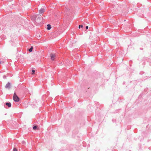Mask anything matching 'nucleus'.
<instances>
[{
	"mask_svg": "<svg viewBox=\"0 0 151 151\" xmlns=\"http://www.w3.org/2000/svg\"><path fill=\"white\" fill-rule=\"evenodd\" d=\"M14 100L16 102H18L19 101L18 97L17 96L15 93H14L13 96Z\"/></svg>",
	"mask_w": 151,
	"mask_h": 151,
	"instance_id": "f257e3e1",
	"label": "nucleus"
},
{
	"mask_svg": "<svg viewBox=\"0 0 151 151\" xmlns=\"http://www.w3.org/2000/svg\"><path fill=\"white\" fill-rule=\"evenodd\" d=\"M42 19V17L41 16H40L38 17L36 21V22L37 23H39L41 22Z\"/></svg>",
	"mask_w": 151,
	"mask_h": 151,
	"instance_id": "f03ea898",
	"label": "nucleus"
},
{
	"mask_svg": "<svg viewBox=\"0 0 151 151\" xmlns=\"http://www.w3.org/2000/svg\"><path fill=\"white\" fill-rule=\"evenodd\" d=\"M39 15L37 14H35L33 15L31 17V19L32 21H35L37 16Z\"/></svg>",
	"mask_w": 151,
	"mask_h": 151,
	"instance_id": "7ed1b4c3",
	"label": "nucleus"
},
{
	"mask_svg": "<svg viewBox=\"0 0 151 151\" xmlns=\"http://www.w3.org/2000/svg\"><path fill=\"white\" fill-rule=\"evenodd\" d=\"M45 11V8H41L40 10L39 11V13L40 14H42V13H44Z\"/></svg>",
	"mask_w": 151,
	"mask_h": 151,
	"instance_id": "20e7f679",
	"label": "nucleus"
},
{
	"mask_svg": "<svg viewBox=\"0 0 151 151\" xmlns=\"http://www.w3.org/2000/svg\"><path fill=\"white\" fill-rule=\"evenodd\" d=\"M51 59L52 60H54L55 57V55L53 54H51L50 55Z\"/></svg>",
	"mask_w": 151,
	"mask_h": 151,
	"instance_id": "39448f33",
	"label": "nucleus"
},
{
	"mask_svg": "<svg viewBox=\"0 0 151 151\" xmlns=\"http://www.w3.org/2000/svg\"><path fill=\"white\" fill-rule=\"evenodd\" d=\"M10 83L8 82L5 86V87L7 88H10Z\"/></svg>",
	"mask_w": 151,
	"mask_h": 151,
	"instance_id": "423d86ee",
	"label": "nucleus"
},
{
	"mask_svg": "<svg viewBox=\"0 0 151 151\" xmlns=\"http://www.w3.org/2000/svg\"><path fill=\"white\" fill-rule=\"evenodd\" d=\"M6 105L8 106L9 107H10L11 106V104L10 103H6Z\"/></svg>",
	"mask_w": 151,
	"mask_h": 151,
	"instance_id": "0eeeda50",
	"label": "nucleus"
},
{
	"mask_svg": "<svg viewBox=\"0 0 151 151\" xmlns=\"http://www.w3.org/2000/svg\"><path fill=\"white\" fill-rule=\"evenodd\" d=\"M33 129L34 130H35L36 129H37V130H38L39 129V128L38 127L37 128V126H34L33 127Z\"/></svg>",
	"mask_w": 151,
	"mask_h": 151,
	"instance_id": "6e6552de",
	"label": "nucleus"
},
{
	"mask_svg": "<svg viewBox=\"0 0 151 151\" xmlns=\"http://www.w3.org/2000/svg\"><path fill=\"white\" fill-rule=\"evenodd\" d=\"M47 26V29L50 30L51 29L50 25V24H48Z\"/></svg>",
	"mask_w": 151,
	"mask_h": 151,
	"instance_id": "1a4fd4ad",
	"label": "nucleus"
},
{
	"mask_svg": "<svg viewBox=\"0 0 151 151\" xmlns=\"http://www.w3.org/2000/svg\"><path fill=\"white\" fill-rule=\"evenodd\" d=\"M33 49V47H31V48L29 49V51L30 52H31L32 51V50Z\"/></svg>",
	"mask_w": 151,
	"mask_h": 151,
	"instance_id": "9d476101",
	"label": "nucleus"
},
{
	"mask_svg": "<svg viewBox=\"0 0 151 151\" xmlns=\"http://www.w3.org/2000/svg\"><path fill=\"white\" fill-rule=\"evenodd\" d=\"M32 74H34L35 73V70H32Z\"/></svg>",
	"mask_w": 151,
	"mask_h": 151,
	"instance_id": "9b49d317",
	"label": "nucleus"
},
{
	"mask_svg": "<svg viewBox=\"0 0 151 151\" xmlns=\"http://www.w3.org/2000/svg\"><path fill=\"white\" fill-rule=\"evenodd\" d=\"M13 151H17V150L15 148H14Z\"/></svg>",
	"mask_w": 151,
	"mask_h": 151,
	"instance_id": "f8f14e48",
	"label": "nucleus"
},
{
	"mask_svg": "<svg viewBox=\"0 0 151 151\" xmlns=\"http://www.w3.org/2000/svg\"><path fill=\"white\" fill-rule=\"evenodd\" d=\"M83 27V26L82 25H79V28H80V27Z\"/></svg>",
	"mask_w": 151,
	"mask_h": 151,
	"instance_id": "ddd939ff",
	"label": "nucleus"
},
{
	"mask_svg": "<svg viewBox=\"0 0 151 151\" xmlns=\"http://www.w3.org/2000/svg\"><path fill=\"white\" fill-rule=\"evenodd\" d=\"M88 26H86V29H88Z\"/></svg>",
	"mask_w": 151,
	"mask_h": 151,
	"instance_id": "4468645a",
	"label": "nucleus"
},
{
	"mask_svg": "<svg viewBox=\"0 0 151 151\" xmlns=\"http://www.w3.org/2000/svg\"><path fill=\"white\" fill-rule=\"evenodd\" d=\"M1 63V61H0V64Z\"/></svg>",
	"mask_w": 151,
	"mask_h": 151,
	"instance_id": "2eb2a0df",
	"label": "nucleus"
}]
</instances>
